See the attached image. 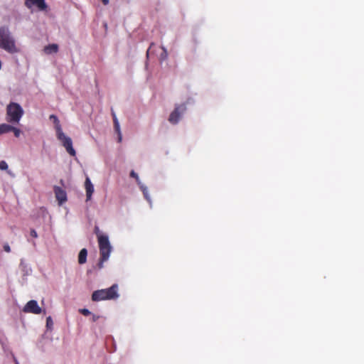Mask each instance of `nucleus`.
<instances>
[{"mask_svg":"<svg viewBox=\"0 0 364 364\" xmlns=\"http://www.w3.org/2000/svg\"><path fill=\"white\" fill-rule=\"evenodd\" d=\"M23 109L16 102H11L6 107V119L12 124H18L23 115Z\"/></svg>","mask_w":364,"mask_h":364,"instance_id":"4","label":"nucleus"},{"mask_svg":"<svg viewBox=\"0 0 364 364\" xmlns=\"http://www.w3.org/2000/svg\"><path fill=\"white\" fill-rule=\"evenodd\" d=\"M58 139L62 143V145L65 147L67 152L72 156H75L76 154L75 150L73 147V141L71 138L65 136L63 130L58 131L56 133Z\"/></svg>","mask_w":364,"mask_h":364,"instance_id":"5","label":"nucleus"},{"mask_svg":"<svg viewBox=\"0 0 364 364\" xmlns=\"http://www.w3.org/2000/svg\"><path fill=\"white\" fill-rule=\"evenodd\" d=\"M97 240L100 254L98 267L101 269L103 267V263L109 257V255L112 251V246L107 235H99V240Z\"/></svg>","mask_w":364,"mask_h":364,"instance_id":"3","label":"nucleus"},{"mask_svg":"<svg viewBox=\"0 0 364 364\" xmlns=\"http://www.w3.org/2000/svg\"><path fill=\"white\" fill-rule=\"evenodd\" d=\"M43 50L48 55L56 53L58 51V46L55 43L49 44L48 46H45Z\"/></svg>","mask_w":364,"mask_h":364,"instance_id":"11","label":"nucleus"},{"mask_svg":"<svg viewBox=\"0 0 364 364\" xmlns=\"http://www.w3.org/2000/svg\"><path fill=\"white\" fill-rule=\"evenodd\" d=\"M13 126L8 124H2L0 125V131L1 134L8 133L12 131Z\"/></svg>","mask_w":364,"mask_h":364,"instance_id":"14","label":"nucleus"},{"mask_svg":"<svg viewBox=\"0 0 364 364\" xmlns=\"http://www.w3.org/2000/svg\"><path fill=\"white\" fill-rule=\"evenodd\" d=\"M95 235H97V240H99V235H103L101 232H100V230L99 229V228L97 226H95Z\"/></svg>","mask_w":364,"mask_h":364,"instance_id":"23","label":"nucleus"},{"mask_svg":"<svg viewBox=\"0 0 364 364\" xmlns=\"http://www.w3.org/2000/svg\"><path fill=\"white\" fill-rule=\"evenodd\" d=\"M30 235L31 237H38V235H37V232L35 230L32 229L30 232Z\"/></svg>","mask_w":364,"mask_h":364,"instance_id":"27","label":"nucleus"},{"mask_svg":"<svg viewBox=\"0 0 364 364\" xmlns=\"http://www.w3.org/2000/svg\"><path fill=\"white\" fill-rule=\"evenodd\" d=\"M87 251L85 248L82 249L78 255V262L80 264H85L87 261Z\"/></svg>","mask_w":364,"mask_h":364,"instance_id":"12","label":"nucleus"},{"mask_svg":"<svg viewBox=\"0 0 364 364\" xmlns=\"http://www.w3.org/2000/svg\"><path fill=\"white\" fill-rule=\"evenodd\" d=\"M130 176L132 177V178H136V180L138 181L139 180V176H138V174L134 172V171H132L131 173H130Z\"/></svg>","mask_w":364,"mask_h":364,"instance_id":"24","label":"nucleus"},{"mask_svg":"<svg viewBox=\"0 0 364 364\" xmlns=\"http://www.w3.org/2000/svg\"><path fill=\"white\" fill-rule=\"evenodd\" d=\"M25 313H31L33 314H40L42 311L41 308L38 306L36 300H31L27 302L23 309Z\"/></svg>","mask_w":364,"mask_h":364,"instance_id":"7","label":"nucleus"},{"mask_svg":"<svg viewBox=\"0 0 364 364\" xmlns=\"http://www.w3.org/2000/svg\"><path fill=\"white\" fill-rule=\"evenodd\" d=\"M4 250L6 252H11V247L10 246L8 245V244H5L4 245Z\"/></svg>","mask_w":364,"mask_h":364,"instance_id":"26","label":"nucleus"},{"mask_svg":"<svg viewBox=\"0 0 364 364\" xmlns=\"http://www.w3.org/2000/svg\"><path fill=\"white\" fill-rule=\"evenodd\" d=\"M100 318V316H98V315H95V314H92V321L93 322L97 321Z\"/></svg>","mask_w":364,"mask_h":364,"instance_id":"28","label":"nucleus"},{"mask_svg":"<svg viewBox=\"0 0 364 364\" xmlns=\"http://www.w3.org/2000/svg\"><path fill=\"white\" fill-rule=\"evenodd\" d=\"M53 324V320H52L51 317L48 316L46 318V326H47V328H50L52 327Z\"/></svg>","mask_w":364,"mask_h":364,"instance_id":"19","label":"nucleus"},{"mask_svg":"<svg viewBox=\"0 0 364 364\" xmlns=\"http://www.w3.org/2000/svg\"><path fill=\"white\" fill-rule=\"evenodd\" d=\"M0 48L12 54L18 52L15 41L6 26L0 27Z\"/></svg>","mask_w":364,"mask_h":364,"instance_id":"1","label":"nucleus"},{"mask_svg":"<svg viewBox=\"0 0 364 364\" xmlns=\"http://www.w3.org/2000/svg\"><path fill=\"white\" fill-rule=\"evenodd\" d=\"M26 6L30 8L32 5L36 6L40 11H45L48 6L44 0H26Z\"/></svg>","mask_w":364,"mask_h":364,"instance_id":"9","label":"nucleus"},{"mask_svg":"<svg viewBox=\"0 0 364 364\" xmlns=\"http://www.w3.org/2000/svg\"><path fill=\"white\" fill-rule=\"evenodd\" d=\"M50 119H52L53 123L55 124L56 133H58V131L62 130L59 119H58V117L55 115L51 114L50 116Z\"/></svg>","mask_w":364,"mask_h":364,"instance_id":"13","label":"nucleus"},{"mask_svg":"<svg viewBox=\"0 0 364 364\" xmlns=\"http://www.w3.org/2000/svg\"><path fill=\"white\" fill-rule=\"evenodd\" d=\"M114 129L116 130V132L118 133L119 134V141H121L122 140V136H121V132H120V128H119V124H114Z\"/></svg>","mask_w":364,"mask_h":364,"instance_id":"15","label":"nucleus"},{"mask_svg":"<svg viewBox=\"0 0 364 364\" xmlns=\"http://www.w3.org/2000/svg\"><path fill=\"white\" fill-rule=\"evenodd\" d=\"M112 117H113L114 124H118L119 123L118 119H117V118L116 117L115 113L113 111L112 112Z\"/></svg>","mask_w":364,"mask_h":364,"instance_id":"25","label":"nucleus"},{"mask_svg":"<svg viewBox=\"0 0 364 364\" xmlns=\"http://www.w3.org/2000/svg\"><path fill=\"white\" fill-rule=\"evenodd\" d=\"M141 190H142V192H143V194L145 197V198L150 202V197L148 195V191H147V188H145V187H141Z\"/></svg>","mask_w":364,"mask_h":364,"instance_id":"17","label":"nucleus"},{"mask_svg":"<svg viewBox=\"0 0 364 364\" xmlns=\"http://www.w3.org/2000/svg\"><path fill=\"white\" fill-rule=\"evenodd\" d=\"M8 165L5 161H0V169L1 170H7Z\"/></svg>","mask_w":364,"mask_h":364,"instance_id":"21","label":"nucleus"},{"mask_svg":"<svg viewBox=\"0 0 364 364\" xmlns=\"http://www.w3.org/2000/svg\"><path fill=\"white\" fill-rule=\"evenodd\" d=\"M54 193L60 205L67 201V193L63 188L58 186H55Z\"/></svg>","mask_w":364,"mask_h":364,"instance_id":"8","label":"nucleus"},{"mask_svg":"<svg viewBox=\"0 0 364 364\" xmlns=\"http://www.w3.org/2000/svg\"><path fill=\"white\" fill-rule=\"evenodd\" d=\"M85 190H86L87 200H89L91 199L92 195L94 192V187L88 177L86 178V180L85 182Z\"/></svg>","mask_w":364,"mask_h":364,"instance_id":"10","label":"nucleus"},{"mask_svg":"<svg viewBox=\"0 0 364 364\" xmlns=\"http://www.w3.org/2000/svg\"><path fill=\"white\" fill-rule=\"evenodd\" d=\"M162 50H163V53L161 55V58L164 60L167 58L168 53H167L166 49L164 46L162 47Z\"/></svg>","mask_w":364,"mask_h":364,"instance_id":"22","label":"nucleus"},{"mask_svg":"<svg viewBox=\"0 0 364 364\" xmlns=\"http://www.w3.org/2000/svg\"><path fill=\"white\" fill-rule=\"evenodd\" d=\"M114 129L116 130V132L118 133L119 134V141H121L122 140V136H121V132H120V128H119V124H114Z\"/></svg>","mask_w":364,"mask_h":364,"instance_id":"16","label":"nucleus"},{"mask_svg":"<svg viewBox=\"0 0 364 364\" xmlns=\"http://www.w3.org/2000/svg\"><path fill=\"white\" fill-rule=\"evenodd\" d=\"M118 285L114 284L108 289L95 291L92 294L93 301L115 299L119 297Z\"/></svg>","mask_w":364,"mask_h":364,"instance_id":"2","label":"nucleus"},{"mask_svg":"<svg viewBox=\"0 0 364 364\" xmlns=\"http://www.w3.org/2000/svg\"><path fill=\"white\" fill-rule=\"evenodd\" d=\"M79 312L83 316H89L91 314V312L87 309H80Z\"/></svg>","mask_w":364,"mask_h":364,"instance_id":"18","label":"nucleus"},{"mask_svg":"<svg viewBox=\"0 0 364 364\" xmlns=\"http://www.w3.org/2000/svg\"><path fill=\"white\" fill-rule=\"evenodd\" d=\"M14 134V136L16 137H19L20 134H21V130L18 128H16L14 127H13V129H12V131Z\"/></svg>","mask_w":364,"mask_h":364,"instance_id":"20","label":"nucleus"},{"mask_svg":"<svg viewBox=\"0 0 364 364\" xmlns=\"http://www.w3.org/2000/svg\"><path fill=\"white\" fill-rule=\"evenodd\" d=\"M186 106L185 104L178 105L174 110L170 114L168 121L173 124L178 122L181 116L186 112Z\"/></svg>","mask_w":364,"mask_h":364,"instance_id":"6","label":"nucleus"},{"mask_svg":"<svg viewBox=\"0 0 364 364\" xmlns=\"http://www.w3.org/2000/svg\"><path fill=\"white\" fill-rule=\"evenodd\" d=\"M104 5H107L109 2V0H101Z\"/></svg>","mask_w":364,"mask_h":364,"instance_id":"29","label":"nucleus"}]
</instances>
